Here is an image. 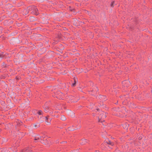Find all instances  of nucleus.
Returning <instances> with one entry per match:
<instances>
[{
  "instance_id": "obj_24",
  "label": "nucleus",
  "mask_w": 152,
  "mask_h": 152,
  "mask_svg": "<svg viewBox=\"0 0 152 152\" xmlns=\"http://www.w3.org/2000/svg\"><path fill=\"white\" fill-rule=\"evenodd\" d=\"M42 137L43 138H44V137Z\"/></svg>"
},
{
  "instance_id": "obj_21",
  "label": "nucleus",
  "mask_w": 152,
  "mask_h": 152,
  "mask_svg": "<svg viewBox=\"0 0 152 152\" xmlns=\"http://www.w3.org/2000/svg\"><path fill=\"white\" fill-rule=\"evenodd\" d=\"M124 83H125V82H123V84H124Z\"/></svg>"
},
{
  "instance_id": "obj_13",
  "label": "nucleus",
  "mask_w": 152,
  "mask_h": 152,
  "mask_svg": "<svg viewBox=\"0 0 152 152\" xmlns=\"http://www.w3.org/2000/svg\"><path fill=\"white\" fill-rule=\"evenodd\" d=\"M107 143L108 144H109L110 145H113V144H112V143L110 142V141H108V142H107Z\"/></svg>"
},
{
  "instance_id": "obj_16",
  "label": "nucleus",
  "mask_w": 152,
  "mask_h": 152,
  "mask_svg": "<svg viewBox=\"0 0 152 152\" xmlns=\"http://www.w3.org/2000/svg\"><path fill=\"white\" fill-rule=\"evenodd\" d=\"M30 20H35V19L33 17H31L30 18Z\"/></svg>"
},
{
  "instance_id": "obj_20",
  "label": "nucleus",
  "mask_w": 152,
  "mask_h": 152,
  "mask_svg": "<svg viewBox=\"0 0 152 152\" xmlns=\"http://www.w3.org/2000/svg\"><path fill=\"white\" fill-rule=\"evenodd\" d=\"M28 13V12H27L26 13H25V15H26V14H27Z\"/></svg>"
},
{
  "instance_id": "obj_9",
  "label": "nucleus",
  "mask_w": 152,
  "mask_h": 152,
  "mask_svg": "<svg viewBox=\"0 0 152 152\" xmlns=\"http://www.w3.org/2000/svg\"><path fill=\"white\" fill-rule=\"evenodd\" d=\"M48 107H45V112H48Z\"/></svg>"
},
{
  "instance_id": "obj_3",
  "label": "nucleus",
  "mask_w": 152,
  "mask_h": 152,
  "mask_svg": "<svg viewBox=\"0 0 152 152\" xmlns=\"http://www.w3.org/2000/svg\"><path fill=\"white\" fill-rule=\"evenodd\" d=\"M32 9L33 10V12L34 13L35 15H37L38 14V12H37L38 11V10L36 8V7H32Z\"/></svg>"
},
{
  "instance_id": "obj_5",
  "label": "nucleus",
  "mask_w": 152,
  "mask_h": 152,
  "mask_svg": "<svg viewBox=\"0 0 152 152\" xmlns=\"http://www.w3.org/2000/svg\"><path fill=\"white\" fill-rule=\"evenodd\" d=\"M123 126L124 128L127 129L128 128V125L127 124H125L123 125Z\"/></svg>"
},
{
  "instance_id": "obj_17",
  "label": "nucleus",
  "mask_w": 152,
  "mask_h": 152,
  "mask_svg": "<svg viewBox=\"0 0 152 152\" xmlns=\"http://www.w3.org/2000/svg\"><path fill=\"white\" fill-rule=\"evenodd\" d=\"M129 83V81H127L126 82V83Z\"/></svg>"
},
{
  "instance_id": "obj_18",
  "label": "nucleus",
  "mask_w": 152,
  "mask_h": 152,
  "mask_svg": "<svg viewBox=\"0 0 152 152\" xmlns=\"http://www.w3.org/2000/svg\"><path fill=\"white\" fill-rule=\"evenodd\" d=\"M1 56H2V55L1 54H0V57H2Z\"/></svg>"
},
{
  "instance_id": "obj_26",
  "label": "nucleus",
  "mask_w": 152,
  "mask_h": 152,
  "mask_svg": "<svg viewBox=\"0 0 152 152\" xmlns=\"http://www.w3.org/2000/svg\"><path fill=\"white\" fill-rule=\"evenodd\" d=\"M93 115H95V114H93Z\"/></svg>"
},
{
  "instance_id": "obj_4",
  "label": "nucleus",
  "mask_w": 152,
  "mask_h": 152,
  "mask_svg": "<svg viewBox=\"0 0 152 152\" xmlns=\"http://www.w3.org/2000/svg\"><path fill=\"white\" fill-rule=\"evenodd\" d=\"M45 118V121L47 122L48 123V124H49V122H48V121H50L51 120V119L50 118H48V116L46 117Z\"/></svg>"
},
{
  "instance_id": "obj_22",
  "label": "nucleus",
  "mask_w": 152,
  "mask_h": 152,
  "mask_svg": "<svg viewBox=\"0 0 152 152\" xmlns=\"http://www.w3.org/2000/svg\"><path fill=\"white\" fill-rule=\"evenodd\" d=\"M84 142H86V140H84Z\"/></svg>"
},
{
  "instance_id": "obj_1",
  "label": "nucleus",
  "mask_w": 152,
  "mask_h": 152,
  "mask_svg": "<svg viewBox=\"0 0 152 152\" xmlns=\"http://www.w3.org/2000/svg\"><path fill=\"white\" fill-rule=\"evenodd\" d=\"M100 116H101L100 117H99V121L102 122L103 121H101L99 119L100 118H101L102 119H104V118L106 117V114L105 113L103 112H102L100 114Z\"/></svg>"
},
{
  "instance_id": "obj_23",
  "label": "nucleus",
  "mask_w": 152,
  "mask_h": 152,
  "mask_svg": "<svg viewBox=\"0 0 152 152\" xmlns=\"http://www.w3.org/2000/svg\"><path fill=\"white\" fill-rule=\"evenodd\" d=\"M96 110H99V109H96Z\"/></svg>"
},
{
  "instance_id": "obj_15",
  "label": "nucleus",
  "mask_w": 152,
  "mask_h": 152,
  "mask_svg": "<svg viewBox=\"0 0 152 152\" xmlns=\"http://www.w3.org/2000/svg\"><path fill=\"white\" fill-rule=\"evenodd\" d=\"M114 1H113L112 2V3H111V6L112 7H113V4H114Z\"/></svg>"
},
{
  "instance_id": "obj_2",
  "label": "nucleus",
  "mask_w": 152,
  "mask_h": 152,
  "mask_svg": "<svg viewBox=\"0 0 152 152\" xmlns=\"http://www.w3.org/2000/svg\"><path fill=\"white\" fill-rule=\"evenodd\" d=\"M31 150L30 148H27L23 149L22 151V152H31Z\"/></svg>"
},
{
  "instance_id": "obj_25",
  "label": "nucleus",
  "mask_w": 152,
  "mask_h": 152,
  "mask_svg": "<svg viewBox=\"0 0 152 152\" xmlns=\"http://www.w3.org/2000/svg\"><path fill=\"white\" fill-rule=\"evenodd\" d=\"M151 92H152V90H151Z\"/></svg>"
},
{
  "instance_id": "obj_10",
  "label": "nucleus",
  "mask_w": 152,
  "mask_h": 152,
  "mask_svg": "<svg viewBox=\"0 0 152 152\" xmlns=\"http://www.w3.org/2000/svg\"><path fill=\"white\" fill-rule=\"evenodd\" d=\"M42 111L40 110L37 113L39 115H41L42 114Z\"/></svg>"
},
{
  "instance_id": "obj_6",
  "label": "nucleus",
  "mask_w": 152,
  "mask_h": 152,
  "mask_svg": "<svg viewBox=\"0 0 152 152\" xmlns=\"http://www.w3.org/2000/svg\"><path fill=\"white\" fill-rule=\"evenodd\" d=\"M41 137L40 136L38 135L34 139V140H40L39 139Z\"/></svg>"
},
{
  "instance_id": "obj_8",
  "label": "nucleus",
  "mask_w": 152,
  "mask_h": 152,
  "mask_svg": "<svg viewBox=\"0 0 152 152\" xmlns=\"http://www.w3.org/2000/svg\"><path fill=\"white\" fill-rule=\"evenodd\" d=\"M100 97L104 100H106V97L105 96H102Z\"/></svg>"
},
{
  "instance_id": "obj_19",
  "label": "nucleus",
  "mask_w": 152,
  "mask_h": 152,
  "mask_svg": "<svg viewBox=\"0 0 152 152\" xmlns=\"http://www.w3.org/2000/svg\"><path fill=\"white\" fill-rule=\"evenodd\" d=\"M46 143L47 144H48V142L47 140H46Z\"/></svg>"
},
{
  "instance_id": "obj_11",
  "label": "nucleus",
  "mask_w": 152,
  "mask_h": 152,
  "mask_svg": "<svg viewBox=\"0 0 152 152\" xmlns=\"http://www.w3.org/2000/svg\"><path fill=\"white\" fill-rule=\"evenodd\" d=\"M90 107L89 108H91V109H92V108H93L94 107V104H91L90 106Z\"/></svg>"
},
{
  "instance_id": "obj_14",
  "label": "nucleus",
  "mask_w": 152,
  "mask_h": 152,
  "mask_svg": "<svg viewBox=\"0 0 152 152\" xmlns=\"http://www.w3.org/2000/svg\"><path fill=\"white\" fill-rule=\"evenodd\" d=\"M98 89L97 88V87H96V88H94V89H93V91H98Z\"/></svg>"
},
{
  "instance_id": "obj_7",
  "label": "nucleus",
  "mask_w": 152,
  "mask_h": 152,
  "mask_svg": "<svg viewBox=\"0 0 152 152\" xmlns=\"http://www.w3.org/2000/svg\"><path fill=\"white\" fill-rule=\"evenodd\" d=\"M61 119L63 121H64L66 119V118L64 115H62Z\"/></svg>"
},
{
  "instance_id": "obj_12",
  "label": "nucleus",
  "mask_w": 152,
  "mask_h": 152,
  "mask_svg": "<svg viewBox=\"0 0 152 152\" xmlns=\"http://www.w3.org/2000/svg\"><path fill=\"white\" fill-rule=\"evenodd\" d=\"M76 79L75 80V83L72 84V85L73 86H75L76 85Z\"/></svg>"
}]
</instances>
